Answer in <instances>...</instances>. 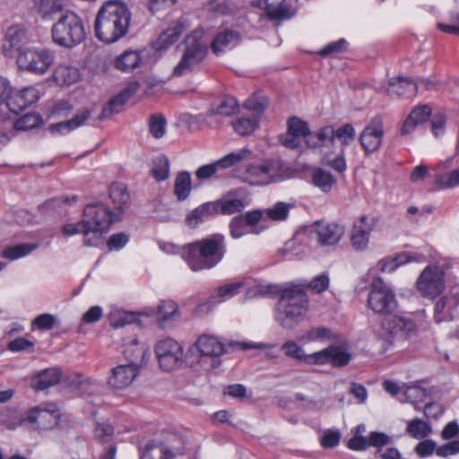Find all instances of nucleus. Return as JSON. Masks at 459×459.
<instances>
[{"label": "nucleus", "mask_w": 459, "mask_h": 459, "mask_svg": "<svg viewBox=\"0 0 459 459\" xmlns=\"http://www.w3.org/2000/svg\"><path fill=\"white\" fill-rule=\"evenodd\" d=\"M130 22L131 12L125 3L119 0L107 1L97 13L95 36L103 43H115L127 34Z\"/></svg>", "instance_id": "f257e3e1"}, {"label": "nucleus", "mask_w": 459, "mask_h": 459, "mask_svg": "<svg viewBox=\"0 0 459 459\" xmlns=\"http://www.w3.org/2000/svg\"><path fill=\"white\" fill-rule=\"evenodd\" d=\"M225 253V238L217 233L184 246L181 256L193 271H201L216 266Z\"/></svg>", "instance_id": "f03ea898"}, {"label": "nucleus", "mask_w": 459, "mask_h": 459, "mask_svg": "<svg viewBox=\"0 0 459 459\" xmlns=\"http://www.w3.org/2000/svg\"><path fill=\"white\" fill-rule=\"evenodd\" d=\"M308 298L299 286L292 285L282 290L275 310L276 321L284 328H292L306 316Z\"/></svg>", "instance_id": "7ed1b4c3"}, {"label": "nucleus", "mask_w": 459, "mask_h": 459, "mask_svg": "<svg viewBox=\"0 0 459 459\" xmlns=\"http://www.w3.org/2000/svg\"><path fill=\"white\" fill-rule=\"evenodd\" d=\"M53 41L71 48L82 43L86 36L82 19L74 12L63 13L51 29Z\"/></svg>", "instance_id": "20e7f679"}, {"label": "nucleus", "mask_w": 459, "mask_h": 459, "mask_svg": "<svg viewBox=\"0 0 459 459\" xmlns=\"http://www.w3.org/2000/svg\"><path fill=\"white\" fill-rule=\"evenodd\" d=\"M204 35L205 30L197 28L186 36L184 54L173 70L175 76H182L192 72L204 59L208 49Z\"/></svg>", "instance_id": "39448f33"}, {"label": "nucleus", "mask_w": 459, "mask_h": 459, "mask_svg": "<svg viewBox=\"0 0 459 459\" xmlns=\"http://www.w3.org/2000/svg\"><path fill=\"white\" fill-rule=\"evenodd\" d=\"M143 353V348L134 340L132 346L124 351L125 356L131 361L120 364L112 368L107 377L108 387L115 391H122L129 387L140 374V366L133 359L141 357Z\"/></svg>", "instance_id": "423d86ee"}, {"label": "nucleus", "mask_w": 459, "mask_h": 459, "mask_svg": "<svg viewBox=\"0 0 459 459\" xmlns=\"http://www.w3.org/2000/svg\"><path fill=\"white\" fill-rule=\"evenodd\" d=\"M54 61V52L43 48L30 47L16 56L18 68L36 75L45 74Z\"/></svg>", "instance_id": "0eeeda50"}, {"label": "nucleus", "mask_w": 459, "mask_h": 459, "mask_svg": "<svg viewBox=\"0 0 459 459\" xmlns=\"http://www.w3.org/2000/svg\"><path fill=\"white\" fill-rule=\"evenodd\" d=\"M83 219L99 245L101 243L103 233L108 230L112 222L119 220V216L113 213L105 204L94 203L84 207Z\"/></svg>", "instance_id": "6e6552de"}, {"label": "nucleus", "mask_w": 459, "mask_h": 459, "mask_svg": "<svg viewBox=\"0 0 459 459\" xmlns=\"http://www.w3.org/2000/svg\"><path fill=\"white\" fill-rule=\"evenodd\" d=\"M368 307L377 314H391L397 307L395 294L380 277L375 278L368 297Z\"/></svg>", "instance_id": "1a4fd4ad"}, {"label": "nucleus", "mask_w": 459, "mask_h": 459, "mask_svg": "<svg viewBox=\"0 0 459 459\" xmlns=\"http://www.w3.org/2000/svg\"><path fill=\"white\" fill-rule=\"evenodd\" d=\"M417 288L421 296L435 299L445 290V270L443 267L428 265L417 280Z\"/></svg>", "instance_id": "9d476101"}, {"label": "nucleus", "mask_w": 459, "mask_h": 459, "mask_svg": "<svg viewBox=\"0 0 459 459\" xmlns=\"http://www.w3.org/2000/svg\"><path fill=\"white\" fill-rule=\"evenodd\" d=\"M280 168V162L275 160H264L250 165L244 174V180L254 186L276 182L281 179Z\"/></svg>", "instance_id": "9b49d317"}, {"label": "nucleus", "mask_w": 459, "mask_h": 459, "mask_svg": "<svg viewBox=\"0 0 459 459\" xmlns=\"http://www.w3.org/2000/svg\"><path fill=\"white\" fill-rule=\"evenodd\" d=\"M155 353L160 367L164 371H171L177 368L182 362L183 348L173 339L160 340L155 346Z\"/></svg>", "instance_id": "f8f14e48"}, {"label": "nucleus", "mask_w": 459, "mask_h": 459, "mask_svg": "<svg viewBox=\"0 0 459 459\" xmlns=\"http://www.w3.org/2000/svg\"><path fill=\"white\" fill-rule=\"evenodd\" d=\"M60 410L54 403H42L28 411L26 420L39 429H48L57 425Z\"/></svg>", "instance_id": "ddd939ff"}, {"label": "nucleus", "mask_w": 459, "mask_h": 459, "mask_svg": "<svg viewBox=\"0 0 459 459\" xmlns=\"http://www.w3.org/2000/svg\"><path fill=\"white\" fill-rule=\"evenodd\" d=\"M30 41V36L27 28L22 25L15 24L10 26L5 33L2 46L3 53L5 56L19 55L24 51Z\"/></svg>", "instance_id": "4468645a"}, {"label": "nucleus", "mask_w": 459, "mask_h": 459, "mask_svg": "<svg viewBox=\"0 0 459 459\" xmlns=\"http://www.w3.org/2000/svg\"><path fill=\"white\" fill-rule=\"evenodd\" d=\"M310 129L307 122L297 117H291L287 121V132L279 136L280 143L288 149H298L303 141L307 144Z\"/></svg>", "instance_id": "2eb2a0df"}, {"label": "nucleus", "mask_w": 459, "mask_h": 459, "mask_svg": "<svg viewBox=\"0 0 459 459\" xmlns=\"http://www.w3.org/2000/svg\"><path fill=\"white\" fill-rule=\"evenodd\" d=\"M382 326L391 342L405 341L417 333L414 321L405 316L387 317L384 319Z\"/></svg>", "instance_id": "dca6fc26"}, {"label": "nucleus", "mask_w": 459, "mask_h": 459, "mask_svg": "<svg viewBox=\"0 0 459 459\" xmlns=\"http://www.w3.org/2000/svg\"><path fill=\"white\" fill-rule=\"evenodd\" d=\"M384 138V123L381 117H376L370 120L359 135L360 144L367 153L377 151Z\"/></svg>", "instance_id": "f3484780"}, {"label": "nucleus", "mask_w": 459, "mask_h": 459, "mask_svg": "<svg viewBox=\"0 0 459 459\" xmlns=\"http://www.w3.org/2000/svg\"><path fill=\"white\" fill-rule=\"evenodd\" d=\"M377 221L375 217L364 214L359 217V221L354 222L351 242L356 250L361 251L367 248L371 231L377 225Z\"/></svg>", "instance_id": "a211bd4d"}, {"label": "nucleus", "mask_w": 459, "mask_h": 459, "mask_svg": "<svg viewBox=\"0 0 459 459\" xmlns=\"http://www.w3.org/2000/svg\"><path fill=\"white\" fill-rule=\"evenodd\" d=\"M345 233V227L336 222L318 221L315 225V235L322 246H334Z\"/></svg>", "instance_id": "6ab92c4d"}, {"label": "nucleus", "mask_w": 459, "mask_h": 459, "mask_svg": "<svg viewBox=\"0 0 459 459\" xmlns=\"http://www.w3.org/2000/svg\"><path fill=\"white\" fill-rule=\"evenodd\" d=\"M38 99V91L34 88H25L22 91H15L4 98L6 107L15 115H18L36 102Z\"/></svg>", "instance_id": "aec40b11"}, {"label": "nucleus", "mask_w": 459, "mask_h": 459, "mask_svg": "<svg viewBox=\"0 0 459 459\" xmlns=\"http://www.w3.org/2000/svg\"><path fill=\"white\" fill-rule=\"evenodd\" d=\"M252 4L264 10L271 20L290 19L295 13L286 0H254Z\"/></svg>", "instance_id": "412c9836"}, {"label": "nucleus", "mask_w": 459, "mask_h": 459, "mask_svg": "<svg viewBox=\"0 0 459 459\" xmlns=\"http://www.w3.org/2000/svg\"><path fill=\"white\" fill-rule=\"evenodd\" d=\"M176 454H182L180 446L171 444L167 448L162 446L159 440H152L148 442L141 453V459H171Z\"/></svg>", "instance_id": "4be33fe9"}, {"label": "nucleus", "mask_w": 459, "mask_h": 459, "mask_svg": "<svg viewBox=\"0 0 459 459\" xmlns=\"http://www.w3.org/2000/svg\"><path fill=\"white\" fill-rule=\"evenodd\" d=\"M241 36L238 31L223 29L214 36L211 48L215 55H220L227 50L234 48L240 42Z\"/></svg>", "instance_id": "5701e85b"}, {"label": "nucleus", "mask_w": 459, "mask_h": 459, "mask_svg": "<svg viewBox=\"0 0 459 459\" xmlns=\"http://www.w3.org/2000/svg\"><path fill=\"white\" fill-rule=\"evenodd\" d=\"M459 306V296L456 294L446 295L435 304L434 318L437 323L450 321L454 318L453 312Z\"/></svg>", "instance_id": "b1692460"}, {"label": "nucleus", "mask_w": 459, "mask_h": 459, "mask_svg": "<svg viewBox=\"0 0 459 459\" xmlns=\"http://www.w3.org/2000/svg\"><path fill=\"white\" fill-rule=\"evenodd\" d=\"M419 84L405 77H397L388 82L386 92L389 96L411 98L416 95Z\"/></svg>", "instance_id": "393cba45"}, {"label": "nucleus", "mask_w": 459, "mask_h": 459, "mask_svg": "<svg viewBox=\"0 0 459 459\" xmlns=\"http://www.w3.org/2000/svg\"><path fill=\"white\" fill-rule=\"evenodd\" d=\"M109 197L116 210L115 214L119 218L130 206L131 198L125 184L121 182L113 183L109 187Z\"/></svg>", "instance_id": "a878e982"}, {"label": "nucleus", "mask_w": 459, "mask_h": 459, "mask_svg": "<svg viewBox=\"0 0 459 459\" xmlns=\"http://www.w3.org/2000/svg\"><path fill=\"white\" fill-rule=\"evenodd\" d=\"M140 88L137 82H131L117 96L111 99L108 105H106L101 112L102 117H108L114 113H118L122 106L127 100L134 95Z\"/></svg>", "instance_id": "bb28decb"}, {"label": "nucleus", "mask_w": 459, "mask_h": 459, "mask_svg": "<svg viewBox=\"0 0 459 459\" xmlns=\"http://www.w3.org/2000/svg\"><path fill=\"white\" fill-rule=\"evenodd\" d=\"M195 347L202 356L217 358L225 352L224 344L215 336L209 334L201 335L195 342Z\"/></svg>", "instance_id": "cd10ccee"}, {"label": "nucleus", "mask_w": 459, "mask_h": 459, "mask_svg": "<svg viewBox=\"0 0 459 459\" xmlns=\"http://www.w3.org/2000/svg\"><path fill=\"white\" fill-rule=\"evenodd\" d=\"M431 114V108L428 105H422L411 111L403 122L402 134L411 133L418 125L426 122Z\"/></svg>", "instance_id": "c85d7f7f"}, {"label": "nucleus", "mask_w": 459, "mask_h": 459, "mask_svg": "<svg viewBox=\"0 0 459 459\" xmlns=\"http://www.w3.org/2000/svg\"><path fill=\"white\" fill-rule=\"evenodd\" d=\"M90 226L84 223V219L76 223H66L62 227V233L65 237H71L76 234H82L85 246L96 247L98 243L90 230Z\"/></svg>", "instance_id": "c756f323"}, {"label": "nucleus", "mask_w": 459, "mask_h": 459, "mask_svg": "<svg viewBox=\"0 0 459 459\" xmlns=\"http://www.w3.org/2000/svg\"><path fill=\"white\" fill-rule=\"evenodd\" d=\"M184 30L182 24H177L164 30L154 42V48L162 51L175 44Z\"/></svg>", "instance_id": "7c9ffc66"}, {"label": "nucleus", "mask_w": 459, "mask_h": 459, "mask_svg": "<svg viewBox=\"0 0 459 459\" xmlns=\"http://www.w3.org/2000/svg\"><path fill=\"white\" fill-rule=\"evenodd\" d=\"M60 379V373L56 368H48L39 372L32 379V387L37 391H43L55 385Z\"/></svg>", "instance_id": "2f4dec72"}, {"label": "nucleus", "mask_w": 459, "mask_h": 459, "mask_svg": "<svg viewBox=\"0 0 459 459\" xmlns=\"http://www.w3.org/2000/svg\"><path fill=\"white\" fill-rule=\"evenodd\" d=\"M411 261H420L415 255L402 253L394 258H384L377 263L378 270L382 273H392L398 266Z\"/></svg>", "instance_id": "473e14b6"}, {"label": "nucleus", "mask_w": 459, "mask_h": 459, "mask_svg": "<svg viewBox=\"0 0 459 459\" xmlns=\"http://www.w3.org/2000/svg\"><path fill=\"white\" fill-rule=\"evenodd\" d=\"M142 58L139 52L126 50L115 60V67L122 72H131L140 65Z\"/></svg>", "instance_id": "72a5a7b5"}, {"label": "nucleus", "mask_w": 459, "mask_h": 459, "mask_svg": "<svg viewBox=\"0 0 459 459\" xmlns=\"http://www.w3.org/2000/svg\"><path fill=\"white\" fill-rule=\"evenodd\" d=\"M405 432L412 438L420 440L431 434L432 427L429 422L415 418L407 421Z\"/></svg>", "instance_id": "f704fd0d"}, {"label": "nucleus", "mask_w": 459, "mask_h": 459, "mask_svg": "<svg viewBox=\"0 0 459 459\" xmlns=\"http://www.w3.org/2000/svg\"><path fill=\"white\" fill-rule=\"evenodd\" d=\"M33 7L42 19H49L64 8V0H34Z\"/></svg>", "instance_id": "c9c22d12"}, {"label": "nucleus", "mask_w": 459, "mask_h": 459, "mask_svg": "<svg viewBox=\"0 0 459 459\" xmlns=\"http://www.w3.org/2000/svg\"><path fill=\"white\" fill-rule=\"evenodd\" d=\"M238 110V104L233 97H224L217 103H212L209 109L211 115H219L222 117H230Z\"/></svg>", "instance_id": "e433bc0d"}, {"label": "nucleus", "mask_w": 459, "mask_h": 459, "mask_svg": "<svg viewBox=\"0 0 459 459\" xmlns=\"http://www.w3.org/2000/svg\"><path fill=\"white\" fill-rule=\"evenodd\" d=\"M54 79L60 85H70L77 82L80 74L77 68L69 65H59L54 72Z\"/></svg>", "instance_id": "4c0bfd02"}, {"label": "nucleus", "mask_w": 459, "mask_h": 459, "mask_svg": "<svg viewBox=\"0 0 459 459\" xmlns=\"http://www.w3.org/2000/svg\"><path fill=\"white\" fill-rule=\"evenodd\" d=\"M89 117L90 111L88 109H83L78 112L72 119L52 125L51 130L61 134L69 133L83 125Z\"/></svg>", "instance_id": "58836bf2"}, {"label": "nucleus", "mask_w": 459, "mask_h": 459, "mask_svg": "<svg viewBox=\"0 0 459 459\" xmlns=\"http://www.w3.org/2000/svg\"><path fill=\"white\" fill-rule=\"evenodd\" d=\"M312 183L322 192L328 193L331 191L333 186L336 184V178L331 172L321 168H316L312 171Z\"/></svg>", "instance_id": "ea45409f"}, {"label": "nucleus", "mask_w": 459, "mask_h": 459, "mask_svg": "<svg viewBox=\"0 0 459 459\" xmlns=\"http://www.w3.org/2000/svg\"><path fill=\"white\" fill-rule=\"evenodd\" d=\"M334 142V128L332 126L322 127L317 133L310 132V137L307 139V146L317 148Z\"/></svg>", "instance_id": "a19ab883"}, {"label": "nucleus", "mask_w": 459, "mask_h": 459, "mask_svg": "<svg viewBox=\"0 0 459 459\" xmlns=\"http://www.w3.org/2000/svg\"><path fill=\"white\" fill-rule=\"evenodd\" d=\"M192 189L191 175L187 171H182L178 174L175 179L174 194L178 200L186 199Z\"/></svg>", "instance_id": "79ce46f5"}, {"label": "nucleus", "mask_w": 459, "mask_h": 459, "mask_svg": "<svg viewBox=\"0 0 459 459\" xmlns=\"http://www.w3.org/2000/svg\"><path fill=\"white\" fill-rule=\"evenodd\" d=\"M108 318L112 327L120 328L136 322L138 314L116 308L110 311Z\"/></svg>", "instance_id": "37998d69"}, {"label": "nucleus", "mask_w": 459, "mask_h": 459, "mask_svg": "<svg viewBox=\"0 0 459 459\" xmlns=\"http://www.w3.org/2000/svg\"><path fill=\"white\" fill-rule=\"evenodd\" d=\"M243 217L251 230V234H260L267 228V226L264 224L266 220L264 210L247 212Z\"/></svg>", "instance_id": "c03bdc74"}, {"label": "nucleus", "mask_w": 459, "mask_h": 459, "mask_svg": "<svg viewBox=\"0 0 459 459\" xmlns=\"http://www.w3.org/2000/svg\"><path fill=\"white\" fill-rule=\"evenodd\" d=\"M250 152L245 149L236 152H230L223 156L221 159L214 161V164L218 171H221L239 164L241 161L246 160Z\"/></svg>", "instance_id": "a18cd8bd"}, {"label": "nucleus", "mask_w": 459, "mask_h": 459, "mask_svg": "<svg viewBox=\"0 0 459 459\" xmlns=\"http://www.w3.org/2000/svg\"><path fill=\"white\" fill-rule=\"evenodd\" d=\"M77 196L73 195L72 197H55L47 200L45 203L39 206V210L43 214L60 213L61 206L64 204H71L76 202Z\"/></svg>", "instance_id": "49530a36"}, {"label": "nucleus", "mask_w": 459, "mask_h": 459, "mask_svg": "<svg viewBox=\"0 0 459 459\" xmlns=\"http://www.w3.org/2000/svg\"><path fill=\"white\" fill-rule=\"evenodd\" d=\"M243 107L251 112L254 117L260 119L261 115L268 107V100L264 96L252 95L245 101Z\"/></svg>", "instance_id": "de8ad7c7"}, {"label": "nucleus", "mask_w": 459, "mask_h": 459, "mask_svg": "<svg viewBox=\"0 0 459 459\" xmlns=\"http://www.w3.org/2000/svg\"><path fill=\"white\" fill-rule=\"evenodd\" d=\"M259 124L258 117L241 116L232 123L234 130L240 135L251 134Z\"/></svg>", "instance_id": "09e8293b"}, {"label": "nucleus", "mask_w": 459, "mask_h": 459, "mask_svg": "<svg viewBox=\"0 0 459 459\" xmlns=\"http://www.w3.org/2000/svg\"><path fill=\"white\" fill-rule=\"evenodd\" d=\"M334 335L330 328L325 326L314 327L307 330L301 337L304 342H323L333 339Z\"/></svg>", "instance_id": "8fccbe9b"}, {"label": "nucleus", "mask_w": 459, "mask_h": 459, "mask_svg": "<svg viewBox=\"0 0 459 459\" xmlns=\"http://www.w3.org/2000/svg\"><path fill=\"white\" fill-rule=\"evenodd\" d=\"M158 320L167 322L178 316V306L172 300H162L157 309Z\"/></svg>", "instance_id": "3c124183"}, {"label": "nucleus", "mask_w": 459, "mask_h": 459, "mask_svg": "<svg viewBox=\"0 0 459 459\" xmlns=\"http://www.w3.org/2000/svg\"><path fill=\"white\" fill-rule=\"evenodd\" d=\"M36 248L37 246L33 244H20L4 248L2 256L9 260H15L30 254Z\"/></svg>", "instance_id": "603ef678"}, {"label": "nucleus", "mask_w": 459, "mask_h": 459, "mask_svg": "<svg viewBox=\"0 0 459 459\" xmlns=\"http://www.w3.org/2000/svg\"><path fill=\"white\" fill-rule=\"evenodd\" d=\"M152 173L155 179L161 181L169 178V162L164 155H159L152 160Z\"/></svg>", "instance_id": "864d4df0"}, {"label": "nucleus", "mask_w": 459, "mask_h": 459, "mask_svg": "<svg viewBox=\"0 0 459 459\" xmlns=\"http://www.w3.org/2000/svg\"><path fill=\"white\" fill-rule=\"evenodd\" d=\"M330 284V278L327 273H323L315 278H313L310 281L302 283L299 285L305 291L306 289H309L316 293H322L326 290Z\"/></svg>", "instance_id": "5fc2aeb1"}, {"label": "nucleus", "mask_w": 459, "mask_h": 459, "mask_svg": "<svg viewBox=\"0 0 459 459\" xmlns=\"http://www.w3.org/2000/svg\"><path fill=\"white\" fill-rule=\"evenodd\" d=\"M221 213L224 215H230L241 212L245 208L242 200L225 196L219 199Z\"/></svg>", "instance_id": "6e6d98bb"}, {"label": "nucleus", "mask_w": 459, "mask_h": 459, "mask_svg": "<svg viewBox=\"0 0 459 459\" xmlns=\"http://www.w3.org/2000/svg\"><path fill=\"white\" fill-rule=\"evenodd\" d=\"M42 123V118L39 115L34 113H28L22 117L18 118L13 126L17 131H27L39 126Z\"/></svg>", "instance_id": "4d7b16f0"}, {"label": "nucleus", "mask_w": 459, "mask_h": 459, "mask_svg": "<svg viewBox=\"0 0 459 459\" xmlns=\"http://www.w3.org/2000/svg\"><path fill=\"white\" fill-rule=\"evenodd\" d=\"M291 205L283 202L276 203L273 207L264 210L265 218L272 221H284Z\"/></svg>", "instance_id": "13d9d810"}, {"label": "nucleus", "mask_w": 459, "mask_h": 459, "mask_svg": "<svg viewBox=\"0 0 459 459\" xmlns=\"http://www.w3.org/2000/svg\"><path fill=\"white\" fill-rule=\"evenodd\" d=\"M166 125V118L160 114L152 115L149 118L150 133L157 139L161 138L165 134Z\"/></svg>", "instance_id": "bf43d9fd"}, {"label": "nucleus", "mask_w": 459, "mask_h": 459, "mask_svg": "<svg viewBox=\"0 0 459 459\" xmlns=\"http://www.w3.org/2000/svg\"><path fill=\"white\" fill-rule=\"evenodd\" d=\"M229 227L233 238H239L244 235L251 234V230L242 215L235 216L230 222Z\"/></svg>", "instance_id": "052dcab7"}, {"label": "nucleus", "mask_w": 459, "mask_h": 459, "mask_svg": "<svg viewBox=\"0 0 459 459\" xmlns=\"http://www.w3.org/2000/svg\"><path fill=\"white\" fill-rule=\"evenodd\" d=\"M355 129L351 124H345L334 129V139L339 140L342 146H348L355 140Z\"/></svg>", "instance_id": "680f3d73"}, {"label": "nucleus", "mask_w": 459, "mask_h": 459, "mask_svg": "<svg viewBox=\"0 0 459 459\" xmlns=\"http://www.w3.org/2000/svg\"><path fill=\"white\" fill-rule=\"evenodd\" d=\"M245 283L242 281L225 283L221 286L218 290V296L221 298L222 300H226L237 295L240 290L244 287Z\"/></svg>", "instance_id": "e2e57ef3"}, {"label": "nucleus", "mask_w": 459, "mask_h": 459, "mask_svg": "<svg viewBox=\"0 0 459 459\" xmlns=\"http://www.w3.org/2000/svg\"><path fill=\"white\" fill-rule=\"evenodd\" d=\"M330 362L334 367L346 366L351 360V355L337 346H330Z\"/></svg>", "instance_id": "0e129e2a"}, {"label": "nucleus", "mask_w": 459, "mask_h": 459, "mask_svg": "<svg viewBox=\"0 0 459 459\" xmlns=\"http://www.w3.org/2000/svg\"><path fill=\"white\" fill-rule=\"evenodd\" d=\"M281 351L287 357H290L303 362L304 358L307 356L303 349L294 341L285 342L281 346Z\"/></svg>", "instance_id": "69168bd1"}, {"label": "nucleus", "mask_w": 459, "mask_h": 459, "mask_svg": "<svg viewBox=\"0 0 459 459\" xmlns=\"http://www.w3.org/2000/svg\"><path fill=\"white\" fill-rule=\"evenodd\" d=\"M330 347L312 354H307L304 362L308 365H324L330 362Z\"/></svg>", "instance_id": "338daca9"}, {"label": "nucleus", "mask_w": 459, "mask_h": 459, "mask_svg": "<svg viewBox=\"0 0 459 459\" xmlns=\"http://www.w3.org/2000/svg\"><path fill=\"white\" fill-rule=\"evenodd\" d=\"M405 401L411 403H419L423 402L427 397V391L420 386H409L404 392Z\"/></svg>", "instance_id": "774afa93"}]
</instances>
